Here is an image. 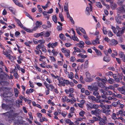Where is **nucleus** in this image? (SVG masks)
Returning a JSON list of instances; mask_svg holds the SVG:
<instances>
[{
    "mask_svg": "<svg viewBox=\"0 0 125 125\" xmlns=\"http://www.w3.org/2000/svg\"><path fill=\"white\" fill-rule=\"evenodd\" d=\"M52 19L55 23H56L57 22V18L56 15H53L52 16Z\"/></svg>",
    "mask_w": 125,
    "mask_h": 125,
    "instance_id": "nucleus-27",
    "label": "nucleus"
},
{
    "mask_svg": "<svg viewBox=\"0 0 125 125\" xmlns=\"http://www.w3.org/2000/svg\"><path fill=\"white\" fill-rule=\"evenodd\" d=\"M13 2L16 5L21 7H23V5L20 2L17 0H13Z\"/></svg>",
    "mask_w": 125,
    "mask_h": 125,
    "instance_id": "nucleus-10",
    "label": "nucleus"
},
{
    "mask_svg": "<svg viewBox=\"0 0 125 125\" xmlns=\"http://www.w3.org/2000/svg\"><path fill=\"white\" fill-rule=\"evenodd\" d=\"M52 52L53 54V56L54 57L56 56L58 54V52L56 50L54 49L52 50Z\"/></svg>",
    "mask_w": 125,
    "mask_h": 125,
    "instance_id": "nucleus-16",
    "label": "nucleus"
},
{
    "mask_svg": "<svg viewBox=\"0 0 125 125\" xmlns=\"http://www.w3.org/2000/svg\"><path fill=\"white\" fill-rule=\"evenodd\" d=\"M45 46L44 44H40L36 46V48L37 50H39V49H42Z\"/></svg>",
    "mask_w": 125,
    "mask_h": 125,
    "instance_id": "nucleus-18",
    "label": "nucleus"
},
{
    "mask_svg": "<svg viewBox=\"0 0 125 125\" xmlns=\"http://www.w3.org/2000/svg\"><path fill=\"white\" fill-rule=\"evenodd\" d=\"M124 6L120 7L117 8L118 12L119 13H123L124 12Z\"/></svg>",
    "mask_w": 125,
    "mask_h": 125,
    "instance_id": "nucleus-6",
    "label": "nucleus"
},
{
    "mask_svg": "<svg viewBox=\"0 0 125 125\" xmlns=\"http://www.w3.org/2000/svg\"><path fill=\"white\" fill-rule=\"evenodd\" d=\"M79 30L81 31L84 34H85L86 32L85 30L83 29V28L81 27H79Z\"/></svg>",
    "mask_w": 125,
    "mask_h": 125,
    "instance_id": "nucleus-39",
    "label": "nucleus"
},
{
    "mask_svg": "<svg viewBox=\"0 0 125 125\" xmlns=\"http://www.w3.org/2000/svg\"><path fill=\"white\" fill-rule=\"evenodd\" d=\"M15 19L16 20V22L18 24V26L21 27L22 28L23 26V25L21 22V21L20 20L17 18H15Z\"/></svg>",
    "mask_w": 125,
    "mask_h": 125,
    "instance_id": "nucleus-17",
    "label": "nucleus"
},
{
    "mask_svg": "<svg viewBox=\"0 0 125 125\" xmlns=\"http://www.w3.org/2000/svg\"><path fill=\"white\" fill-rule=\"evenodd\" d=\"M85 42L86 44L88 45L92 44L91 42L89 40H86L85 41Z\"/></svg>",
    "mask_w": 125,
    "mask_h": 125,
    "instance_id": "nucleus-49",
    "label": "nucleus"
},
{
    "mask_svg": "<svg viewBox=\"0 0 125 125\" xmlns=\"http://www.w3.org/2000/svg\"><path fill=\"white\" fill-rule=\"evenodd\" d=\"M59 17L61 20V21H64V18L63 17V15L62 13H60L59 14Z\"/></svg>",
    "mask_w": 125,
    "mask_h": 125,
    "instance_id": "nucleus-37",
    "label": "nucleus"
},
{
    "mask_svg": "<svg viewBox=\"0 0 125 125\" xmlns=\"http://www.w3.org/2000/svg\"><path fill=\"white\" fill-rule=\"evenodd\" d=\"M86 106L87 107V110L91 109H92V104L91 103H87Z\"/></svg>",
    "mask_w": 125,
    "mask_h": 125,
    "instance_id": "nucleus-19",
    "label": "nucleus"
},
{
    "mask_svg": "<svg viewBox=\"0 0 125 125\" xmlns=\"http://www.w3.org/2000/svg\"><path fill=\"white\" fill-rule=\"evenodd\" d=\"M53 9L52 8H51L48 10L47 12L48 13L51 14L53 12Z\"/></svg>",
    "mask_w": 125,
    "mask_h": 125,
    "instance_id": "nucleus-63",
    "label": "nucleus"
},
{
    "mask_svg": "<svg viewBox=\"0 0 125 125\" xmlns=\"http://www.w3.org/2000/svg\"><path fill=\"white\" fill-rule=\"evenodd\" d=\"M50 33L49 32H47L45 33L44 36L45 37H48L50 36Z\"/></svg>",
    "mask_w": 125,
    "mask_h": 125,
    "instance_id": "nucleus-57",
    "label": "nucleus"
},
{
    "mask_svg": "<svg viewBox=\"0 0 125 125\" xmlns=\"http://www.w3.org/2000/svg\"><path fill=\"white\" fill-rule=\"evenodd\" d=\"M2 95L4 98H9L11 97L12 96L13 94L11 92L6 91L4 92L3 94Z\"/></svg>",
    "mask_w": 125,
    "mask_h": 125,
    "instance_id": "nucleus-5",
    "label": "nucleus"
},
{
    "mask_svg": "<svg viewBox=\"0 0 125 125\" xmlns=\"http://www.w3.org/2000/svg\"><path fill=\"white\" fill-rule=\"evenodd\" d=\"M111 29L113 31L114 33H117L116 30L115 28V27L113 26H112Z\"/></svg>",
    "mask_w": 125,
    "mask_h": 125,
    "instance_id": "nucleus-43",
    "label": "nucleus"
},
{
    "mask_svg": "<svg viewBox=\"0 0 125 125\" xmlns=\"http://www.w3.org/2000/svg\"><path fill=\"white\" fill-rule=\"evenodd\" d=\"M123 25L124 26L121 28V29H123V31L124 32L125 31V22L123 23Z\"/></svg>",
    "mask_w": 125,
    "mask_h": 125,
    "instance_id": "nucleus-64",
    "label": "nucleus"
},
{
    "mask_svg": "<svg viewBox=\"0 0 125 125\" xmlns=\"http://www.w3.org/2000/svg\"><path fill=\"white\" fill-rule=\"evenodd\" d=\"M59 36L60 39L63 40H66V38L64 35L62 33L60 34Z\"/></svg>",
    "mask_w": 125,
    "mask_h": 125,
    "instance_id": "nucleus-24",
    "label": "nucleus"
},
{
    "mask_svg": "<svg viewBox=\"0 0 125 125\" xmlns=\"http://www.w3.org/2000/svg\"><path fill=\"white\" fill-rule=\"evenodd\" d=\"M99 39L98 38H96L94 40V41L93 42V44L94 45L95 43H97V42L99 44L100 43V42H99Z\"/></svg>",
    "mask_w": 125,
    "mask_h": 125,
    "instance_id": "nucleus-35",
    "label": "nucleus"
},
{
    "mask_svg": "<svg viewBox=\"0 0 125 125\" xmlns=\"http://www.w3.org/2000/svg\"><path fill=\"white\" fill-rule=\"evenodd\" d=\"M38 42L40 43V44H43L45 42V41L43 39L40 40L38 41Z\"/></svg>",
    "mask_w": 125,
    "mask_h": 125,
    "instance_id": "nucleus-48",
    "label": "nucleus"
},
{
    "mask_svg": "<svg viewBox=\"0 0 125 125\" xmlns=\"http://www.w3.org/2000/svg\"><path fill=\"white\" fill-rule=\"evenodd\" d=\"M78 57H80L81 58L83 59L87 57V55H83L82 53H80L78 55Z\"/></svg>",
    "mask_w": 125,
    "mask_h": 125,
    "instance_id": "nucleus-21",
    "label": "nucleus"
},
{
    "mask_svg": "<svg viewBox=\"0 0 125 125\" xmlns=\"http://www.w3.org/2000/svg\"><path fill=\"white\" fill-rule=\"evenodd\" d=\"M86 79L87 82H92L94 80L93 78H90V77L86 78Z\"/></svg>",
    "mask_w": 125,
    "mask_h": 125,
    "instance_id": "nucleus-52",
    "label": "nucleus"
},
{
    "mask_svg": "<svg viewBox=\"0 0 125 125\" xmlns=\"http://www.w3.org/2000/svg\"><path fill=\"white\" fill-rule=\"evenodd\" d=\"M54 56H50L49 57L50 58V59L53 62H55L56 61V59L54 57Z\"/></svg>",
    "mask_w": 125,
    "mask_h": 125,
    "instance_id": "nucleus-40",
    "label": "nucleus"
},
{
    "mask_svg": "<svg viewBox=\"0 0 125 125\" xmlns=\"http://www.w3.org/2000/svg\"><path fill=\"white\" fill-rule=\"evenodd\" d=\"M97 51L95 52L96 53L97 55L98 56H101L102 55V53L101 52L98 50Z\"/></svg>",
    "mask_w": 125,
    "mask_h": 125,
    "instance_id": "nucleus-42",
    "label": "nucleus"
},
{
    "mask_svg": "<svg viewBox=\"0 0 125 125\" xmlns=\"http://www.w3.org/2000/svg\"><path fill=\"white\" fill-rule=\"evenodd\" d=\"M33 42L35 44H37L38 43V41L36 39L33 38Z\"/></svg>",
    "mask_w": 125,
    "mask_h": 125,
    "instance_id": "nucleus-59",
    "label": "nucleus"
},
{
    "mask_svg": "<svg viewBox=\"0 0 125 125\" xmlns=\"http://www.w3.org/2000/svg\"><path fill=\"white\" fill-rule=\"evenodd\" d=\"M1 108L3 109L10 111L5 113H2V115L6 116V120L10 122L13 120V118L16 117L18 115L17 113H14V108L10 105L4 103L1 104Z\"/></svg>",
    "mask_w": 125,
    "mask_h": 125,
    "instance_id": "nucleus-1",
    "label": "nucleus"
},
{
    "mask_svg": "<svg viewBox=\"0 0 125 125\" xmlns=\"http://www.w3.org/2000/svg\"><path fill=\"white\" fill-rule=\"evenodd\" d=\"M28 114L29 116V118L31 120H33V117L31 112H29Z\"/></svg>",
    "mask_w": 125,
    "mask_h": 125,
    "instance_id": "nucleus-47",
    "label": "nucleus"
},
{
    "mask_svg": "<svg viewBox=\"0 0 125 125\" xmlns=\"http://www.w3.org/2000/svg\"><path fill=\"white\" fill-rule=\"evenodd\" d=\"M70 61L72 62H74L75 60V58L74 57H71L70 58Z\"/></svg>",
    "mask_w": 125,
    "mask_h": 125,
    "instance_id": "nucleus-61",
    "label": "nucleus"
},
{
    "mask_svg": "<svg viewBox=\"0 0 125 125\" xmlns=\"http://www.w3.org/2000/svg\"><path fill=\"white\" fill-rule=\"evenodd\" d=\"M97 84L98 86L101 88H104L105 87V90L107 89V87L105 86L106 85L105 83H102V82H97Z\"/></svg>",
    "mask_w": 125,
    "mask_h": 125,
    "instance_id": "nucleus-8",
    "label": "nucleus"
},
{
    "mask_svg": "<svg viewBox=\"0 0 125 125\" xmlns=\"http://www.w3.org/2000/svg\"><path fill=\"white\" fill-rule=\"evenodd\" d=\"M100 91L101 93H103V94L106 95H108V94L107 93V92H106L102 89H100Z\"/></svg>",
    "mask_w": 125,
    "mask_h": 125,
    "instance_id": "nucleus-29",
    "label": "nucleus"
},
{
    "mask_svg": "<svg viewBox=\"0 0 125 125\" xmlns=\"http://www.w3.org/2000/svg\"><path fill=\"white\" fill-rule=\"evenodd\" d=\"M111 7L112 9H114L117 7V4L115 3H111Z\"/></svg>",
    "mask_w": 125,
    "mask_h": 125,
    "instance_id": "nucleus-26",
    "label": "nucleus"
},
{
    "mask_svg": "<svg viewBox=\"0 0 125 125\" xmlns=\"http://www.w3.org/2000/svg\"><path fill=\"white\" fill-rule=\"evenodd\" d=\"M124 33L123 29H121L120 30L118 31L116 34V36H121Z\"/></svg>",
    "mask_w": 125,
    "mask_h": 125,
    "instance_id": "nucleus-11",
    "label": "nucleus"
},
{
    "mask_svg": "<svg viewBox=\"0 0 125 125\" xmlns=\"http://www.w3.org/2000/svg\"><path fill=\"white\" fill-rule=\"evenodd\" d=\"M67 96H65L64 97H63L62 99V101L63 103H65L66 100L67 99Z\"/></svg>",
    "mask_w": 125,
    "mask_h": 125,
    "instance_id": "nucleus-60",
    "label": "nucleus"
},
{
    "mask_svg": "<svg viewBox=\"0 0 125 125\" xmlns=\"http://www.w3.org/2000/svg\"><path fill=\"white\" fill-rule=\"evenodd\" d=\"M101 113V111L98 109H96L95 110H92L91 111L92 115H95L97 117H99Z\"/></svg>",
    "mask_w": 125,
    "mask_h": 125,
    "instance_id": "nucleus-3",
    "label": "nucleus"
},
{
    "mask_svg": "<svg viewBox=\"0 0 125 125\" xmlns=\"http://www.w3.org/2000/svg\"><path fill=\"white\" fill-rule=\"evenodd\" d=\"M85 44L84 42L82 41H80L79 43H77V45L78 47L82 48H83L84 47V45Z\"/></svg>",
    "mask_w": 125,
    "mask_h": 125,
    "instance_id": "nucleus-7",
    "label": "nucleus"
},
{
    "mask_svg": "<svg viewBox=\"0 0 125 125\" xmlns=\"http://www.w3.org/2000/svg\"><path fill=\"white\" fill-rule=\"evenodd\" d=\"M73 39L74 41H76L78 42L79 41V39L77 37L75 36V35H73V36H72Z\"/></svg>",
    "mask_w": 125,
    "mask_h": 125,
    "instance_id": "nucleus-36",
    "label": "nucleus"
},
{
    "mask_svg": "<svg viewBox=\"0 0 125 125\" xmlns=\"http://www.w3.org/2000/svg\"><path fill=\"white\" fill-rule=\"evenodd\" d=\"M93 94L94 96L96 97L98 96L99 94V91H94Z\"/></svg>",
    "mask_w": 125,
    "mask_h": 125,
    "instance_id": "nucleus-25",
    "label": "nucleus"
},
{
    "mask_svg": "<svg viewBox=\"0 0 125 125\" xmlns=\"http://www.w3.org/2000/svg\"><path fill=\"white\" fill-rule=\"evenodd\" d=\"M65 5L64 6V10L65 11H68V3H65Z\"/></svg>",
    "mask_w": 125,
    "mask_h": 125,
    "instance_id": "nucleus-22",
    "label": "nucleus"
},
{
    "mask_svg": "<svg viewBox=\"0 0 125 125\" xmlns=\"http://www.w3.org/2000/svg\"><path fill=\"white\" fill-rule=\"evenodd\" d=\"M98 88L96 86H93V91H98Z\"/></svg>",
    "mask_w": 125,
    "mask_h": 125,
    "instance_id": "nucleus-53",
    "label": "nucleus"
},
{
    "mask_svg": "<svg viewBox=\"0 0 125 125\" xmlns=\"http://www.w3.org/2000/svg\"><path fill=\"white\" fill-rule=\"evenodd\" d=\"M59 82V83H60V84H58V85L59 86H60V85L63 86H65V84L64 81H61L60 80Z\"/></svg>",
    "mask_w": 125,
    "mask_h": 125,
    "instance_id": "nucleus-33",
    "label": "nucleus"
},
{
    "mask_svg": "<svg viewBox=\"0 0 125 125\" xmlns=\"http://www.w3.org/2000/svg\"><path fill=\"white\" fill-rule=\"evenodd\" d=\"M117 4L118 5L120 6H124L123 5V1H119L117 2Z\"/></svg>",
    "mask_w": 125,
    "mask_h": 125,
    "instance_id": "nucleus-46",
    "label": "nucleus"
},
{
    "mask_svg": "<svg viewBox=\"0 0 125 125\" xmlns=\"http://www.w3.org/2000/svg\"><path fill=\"white\" fill-rule=\"evenodd\" d=\"M103 33L104 35H106L107 34V29L105 27H103Z\"/></svg>",
    "mask_w": 125,
    "mask_h": 125,
    "instance_id": "nucleus-34",
    "label": "nucleus"
},
{
    "mask_svg": "<svg viewBox=\"0 0 125 125\" xmlns=\"http://www.w3.org/2000/svg\"><path fill=\"white\" fill-rule=\"evenodd\" d=\"M23 28L26 31L28 32H31V30H30L28 29H27V28H26L25 27H23Z\"/></svg>",
    "mask_w": 125,
    "mask_h": 125,
    "instance_id": "nucleus-56",
    "label": "nucleus"
},
{
    "mask_svg": "<svg viewBox=\"0 0 125 125\" xmlns=\"http://www.w3.org/2000/svg\"><path fill=\"white\" fill-rule=\"evenodd\" d=\"M85 113V112L83 111L82 110L79 113V115L80 116L82 117L84 116V115Z\"/></svg>",
    "mask_w": 125,
    "mask_h": 125,
    "instance_id": "nucleus-45",
    "label": "nucleus"
},
{
    "mask_svg": "<svg viewBox=\"0 0 125 125\" xmlns=\"http://www.w3.org/2000/svg\"><path fill=\"white\" fill-rule=\"evenodd\" d=\"M108 82L110 84H112L114 83V80L112 78H110L108 80Z\"/></svg>",
    "mask_w": 125,
    "mask_h": 125,
    "instance_id": "nucleus-44",
    "label": "nucleus"
},
{
    "mask_svg": "<svg viewBox=\"0 0 125 125\" xmlns=\"http://www.w3.org/2000/svg\"><path fill=\"white\" fill-rule=\"evenodd\" d=\"M118 55L120 57V58L123 57L125 55L124 54V52H120L118 54Z\"/></svg>",
    "mask_w": 125,
    "mask_h": 125,
    "instance_id": "nucleus-41",
    "label": "nucleus"
},
{
    "mask_svg": "<svg viewBox=\"0 0 125 125\" xmlns=\"http://www.w3.org/2000/svg\"><path fill=\"white\" fill-rule=\"evenodd\" d=\"M7 75H8V77H9V76L7 74H5L4 73H3L2 74H0V80H5Z\"/></svg>",
    "mask_w": 125,
    "mask_h": 125,
    "instance_id": "nucleus-9",
    "label": "nucleus"
},
{
    "mask_svg": "<svg viewBox=\"0 0 125 125\" xmlns=\"http://www.w3.org/2000/svg\"><path fill=\"white\" fill-rule=\"evenodd\" d=\"M115 104L114 105V107H116L119 105H120L121 104L120 102L118 101L116 102H115Z\"/></svg>",
    "mask_w": 125,
    "mask_h": 125,
    "instance_id": "nucleus-50",
    "label": "nucleus"
},
{
    "mask_svg": "<svg viewBox=\"0 0 125 125\" xmlns=\"http://www.w3.org/2000/svg\"><path fill=\"white\" fill-rule=\"evenodd\" d=\"M9 9L11 11L12 13L14 14L15 13V9L13 7H10L9 8Z\"/></svg>",
    "mask_w": 125,
    "mask_h": 125,
    "instance_id": "nucleus-32",
    "label": "nucleus"
},
{
    "mask_svg": "<svg viewBox=\"0 0 125 125\" xmlns=\"http://www.w3.org/2000/svg\"><path fill=\"white\" fill-rule=\"evenodd\" d=\"M62 51L64 53L65 55L67 57L69 58L70 56V51L68 49H66L65 48H63L62 49Z\"/></svg>",
    "mask_w": 125,
    "mask_h": 125,
    "instance_id": "nucleus-4",
    "label": "nucleus"
},
{
    "mask_svg": "<svg viewBox=\"0 0 125 125\" xmlns=\"http://www.w3.org/2000/svg\"><path fill=\"white\" fill-rule=\"evenodd\" d=\"M111 60V58L110 57L107 56H104L103 58V61L107 62H109Z\"/></svg>",
    "mask_w": 125,
    "mask_h": 125,
    "instance_id": "nucleus-15",
    "label": "nucleus"
},
{
    "mask_svg": "<svg viewBox=\"0 0 125 125\" xmlns=\"http://www.w3.org/2000/svg\"><path fill=\"white\" fill-rule=\"evenodd\" d=\"M116 115L115 113H113L112 116V118L114 120H115L117 118L116 117Z\"/></svg>",
    "mask_w": 125,
    "mask_h": 125,
    "instance_id": "nucleus-54",
    "label": "nucleus"
},
{
    "mask_svg": "<svg viewBox=\"0 0 125 125\" xmlns=\"http://www.w3.org/2000/svg\"><path fill=\"white\" fill-rule=\"evenodd\" d=\"M35 24L38 27H40V25L42 24V23L41 21L40 22L38 21H37L35 23Z\"/></svg>",
    "mask_w": 125,
    "mask_h": 125,
    "instance_id": "nucleus-31",
    "label": "nucleus"
},
{
    "mask_svg": "<svg viewBox=\"0 0 125 125\" xmlns=\"http://www.w3.org/2000/svg\"><path fill=\"white\" fill-rule=\"evenodd\" d=\"M25 15L29 17V18L33 20L32 17L30 15V14L27 12H25Z\"/></svg>",
    "mask_w": 125,
    "mask_h": 125,
    "instance_id": "nucleus-51",
    "label": "nucleus"
},
{
    "mask_svg": "<svg viewBox=\"0 0 125 125\" xmlns=\"http://www.w3.org/2000/svg\"><path fill=\"white\" fill-rule=\"evenodd\" d=\"M98 118H99V120L100 122H102L103 123H105V121L107 120V118L105 116L103 117V118H101L100 116Z\"/></svg>",
    "mask_w": 125,
    "mask_h": 125,
    "instance_id": "nucleus-13",
    "label": "nucleus"
},
{
    "mask_svg": "<svg viewBox=\"0 0 125 125\" xmlns=\"http://www.w3.org/2000/svg\"><path fill=\"white\" fill-rule=\"evenodd\" d=\"M73 49H74V51H75V52H81V50L78 48L75 47H74L73 48Z\"/></svg>",
    "mask_w": 125,
    "mask_h": 125,
    "instance_id": "nucleus-38",
    "label": "nucleus"
},
{
    "mask_svg": "<svg viewBox=\"0 0 125 125\" xmlns=\"http://www.w3.org/2000/svg\"><path fill=\"white\" fill-rule=\"evenodd\" d=\"M50 44V46H51V47L52 48L54 49V48L57 46L58 45V42H55L54 43H49L48 44V45H49Z\"/></svg>",
    "mask_w": 125,
    "mask_h": 125,
    "instance_id": "nucleus-14",
    "label": "nucleus"
},
{
    "mask_svg": "<svg viewBox=\"0 0 125 125\" xmlns=\"http://www.w3.org/2000/svg\"><path fill=\"white\" fill-rule=\"evenodd\" d=\"M122 16H116L115 17V21L118 24H120L121 23V22L120 19H121Z\"/></svg>",
    "mask_w": 125,
    "mask_h": 125,
    "instance_id": "nucleus-12",
    "label": "nucleus"
},
{
    "mask_svg": "<svg viewBox=\"0 0 125 125\" xmlns=\"http://www.w3.org/2000/svg\"><path fill=\"white\" fill-rule=\"evenodd\" d=\"M111 42L112 45H115L118 43L117 41L114 39L111 40Z\"/></svg>",
    "mask_w": 125,
    "mask_h": 125,
    "instance_id": "nucleus-20",
    "label": "nucleus"
},
{
    "mask_svg": "<svg viewBox=\"0 0 125 125\" xmlns=\"http://www.w3.org/2000/svg\"><path fill=\"white\" fill-rule=\"evenodd\" d=\"M88 60H86L85 62L84 66V68L85 69V68H87L88 66Z\"/></svg>",
    "mask_w": 125,
    "mask_h": 125,
    "instance_id": "nucleus-30",
    "label": "nucleus"
},
{
    "mask_svg": "<svg viewBox=\"0 0 125 125\" xmlns=\"http://www.w3.org/2000/svg\"><path fill=\"white\" fill-rule=\"evenodd\" d=\"M96 6L98 8H102V6L100 2H97L96 3Z\"/></svg>",
    "mask_w": 125,
    "mask_h": 125,
    "instance_id": "nucleus-28",
    "label": "nucleus"
},
{
    "mask_svg": "<svg viewBox=\"0 0 125 125\" xmlns=\"http://www.w3.org/2000/svg\"><path fill=\"white\" fill-rule=\"evenodd\" d=\"M45 32L43 31L41 32L40 33H39L40 36H43L44 37Z\"/></svg>",
    "mask_w": 125,
    "mask_h": 125,
    "instance_id": "nucleus-55",
    "label": "nucleus"
},
{
    "mask_svg": "<svg viewBox=\"0 0 125 125\" xmlns=\"http://www.w3.org/2000/svg\"><path fill=\"white\" fill-rule=\"evenodd\" d=\"M57 29L58 31H61L62 30V27L60 25L58 26L57 27Z\"/></svg>",
    "mask_w": 125,
    "mask_h": 125,
    "instance_id": "nucleus-58",
    "label": "nucleus"
},
{
    "mask_svg": "<svg viewBox=\"0 0 125 125\" xmlns=\"http://www.w3.org/2000/svg\"><path fill=\"white\" fill-rule=\"evenodd\" d=\"M48 86V88L47 89L51 91H52L54 88V87L52 84H49Z\"/></svg>",
    "mask_w": 125,
    "mask_h": 125,
    "instance_id": "nucleus-23",
    "label": "nucleus"
},
{
    "mask_svg": "<svg viewBox=\"0 0 125 125\" xmlns=\"http://www.w3.org/2000/svg\"><path fill=\"white\" fill-rule=\"evenodd\" d=\"M101 98V96L99 95L98 96L96 97V98L93 96H88V98L92 101L93 102H95L97 103H100L102 104V102H107V101L105 100L100 99Z\"/></svg>",
    "mask_w": 125,
    "mask_h": 125,
    "instance_id": "nucleus-2",
    "label": "nucleus"
},
{
    "mask_svg": "<svg viewBox=\"0 0 125 125\" xmlns=\"http://www.w3.org/2000/svg\"><path fill=\"white\" fill-rule=\"evenodd\" d=\"M6 83V81H2L0 82V84L2 86L4 85Z\"/></svg>",
    "mask_w": 125,
    "mask_h": 125,
    "instance_id": "nucleus-62",
    "label": "nucleus"
}]
</instances>
